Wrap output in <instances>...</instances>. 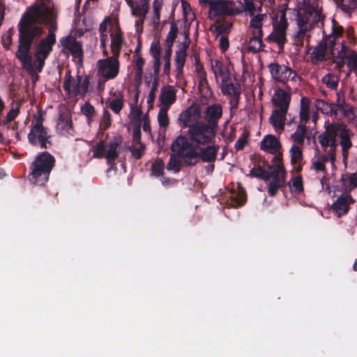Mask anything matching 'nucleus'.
<instances>
[{"mask_svg": "<svg viewBox=\"0 0 357 357\" xmlns=\"http://www.w3.org/2000/svg\"><path fill=\"white\" fill-rule=\"evenodd\" d=\"M61 43L65 49L70 52L73 56L79 58L82 60L83 50L80 42L76 40L75 38L71 36H68L63 38L61 40Z\"/></svg>", "mask_w": 357, "mask_h": 357, "instance_id": "19", "label": "nucleus"}, {"mask_svg": "<svg viewBox=\"0 0 357 357\" xmlns=\"http://www.w3.org/2000/svg\"><path fill=\"white\" fill-rule=\"evenodd\" d=\"M260 149L271 154L280 155L282 158L281 154H278L282 149L281 143L279 139L273 135H267L264 137L260 142Z\"/></svg>", "mask_w": 357, "mask_h": 357, "instance_id": "17", "label": "nucleus"}, {"mask_svg": "<svg viewBox=\"0 0 357 357\" xmlns=\"http://www.w3.org/2000/svg\"><path fill=\"white\" fill-rule=\"evenodd\" d=\"M236 15L243 13H248L250 17H254L256 12V6L253 0H238L234 1Z\"/></svg>", "mask_w": 357, "mask_h": 357, "instance_id": "23", "label": "nucleus"}, {"mask_svg": "<svg viewBox=\"0 0 357 357\" xmlns=\"http://www.w3.org/2000/svg\"><path fill=\"white\" fill-rule=\"evenodd\" d=\"M341 112L349 122L357 124V109L354 106L349 105L344 109L342 110Z\"/></svg>", "mask_w": 357, "mask_h": 357, "instance_id": "39", "label": "nucleus"}, {"mask_svg": "<svg viewBox=\"0 0 357 357\" xmlns=\"http://www.w3.org/2000/svg\"><path fill=\"white\" fill-rule=\"evenodd\" d=\"M137 144H139V146L138 147H136V146H130V151H131L132 153V155H133V157L135 158V159H140L143 155V151L145 149V146L144 144L142 143H138Z\"/></svg>", "mask_w": 357, "mask_h": 357, "instance_id": "56", "label": "nucleus"}, {"mask_svg": "<svg viewBox=\"0 0 357 357\" xmlns=\"http://www.w3.org/2000/svg\"><path fill=\"white\" fill-rule=\"evenodd\" d=\"M291 100V96L282 89L275 90L272 102L278 109L282 112L288 111Z\"/></svg>", "mask_w": 357, "mask_h": 357, "instance_id": "18", "label": "nucleus"}, {"mask_svg": "<svg viewBox=\"0 0 357 357\" xmlns=\"http://www.w3.org/2000/svg\"><path fill=\"white\" fill-rule=\"evenodd\" d=\"M55 19L52 0H41L39 3L32 5L21 17L18 23L19 45L15 56L22 63V68L27 71L33 70L29 53L34 40L43 33L40 24L52 25Z\"/></svg>", "mask_w": 357, "mask_h": 357, "instance_id": "1", "label": "nucleus"}, {"mask_svg": "<svg viewBox=\"0 0 357 357\" xmlns=\"http://www.w3.org/2000/svg\"><path fill=\"white\" fill-rule=\"evenodd\" d=\"M149 10V4L146 0H141L131 8L132 15L137 17H142V18H146Z\"/></svg>", "mask_w": 357, "mask_h": 357, "instance_id": "33", "label": "nucleus"}, {"mask_svg": "<svg viewBox=\"0 0 357 357\" xmlns=\"http://www.w3.org/2000/svg\"><path fill=\"white\" fill-rule=\"evenodd\" d=\"M168 108H160L158 114V121L159 126L162 128H167L169 126V121L167 114Z\"/></svg>", "mask_w": 357, "mask_h": 357, "instance_id": "47", "label": "nucleus"}, {"mask_svg": "<svg viewBox=\"0 0 357 357\" xmlns=\"http://www.w3.org/2000/svg\"><path fill=\"white\" fill-rule=\"evenodd\" d=\"M328 129L333 132H339V137L340 139V144L342 148V156L344 160H347L349 154V150L352 147V142L351 137L354 135V133L349 129L345 124L340 123L337 125L330 124Z\"/></svg>", "mask_w": 357, "mask_h": 357, "instance_id": "9", "label": "nucleus"}, {"mask_svg": "<svg viewBox=\"0 0 357 357\" xmlns=\"http://www.w3.org/2000/svg\"><path fill=\"white\" fill-rule=\"evenodd\" d=\"M272 163L268 165L267 169L260 165L255 169L258 174V178L268 181V194L271 197H274L277 195L278 190L284 186L287 172L282 158L280 155H274Z\"/></svg>", "mask_w": 357, "mask_h": 357, "instance_id": "2", "label": "nucleus"}, {"mask_svg": "<svg viewBox=\"0 0 357 357\" xmlns=\"http://www.w3.org/2000/svg\"><path fill=\"white\" fill-rule=\"evenodd\" d=\"M55 43L56 36L53 31V27L51 26L48 35L43 38L38 43L35 54L48 57L52 52L53 46Z\"/></svg>", "mask_w": 357, "mask_h": 357, "instance_id": "15", "label": "nucleus"}, {"mask_svg": "<svg viewBox=\"0 0 357 357\" xmlns=\"http://www.w3.org/2000/svg\"><path fill=\"white\" fill-rule=\"evenodd\" d=\"M315 105L318 110L330 116H337V109H335V107L333 103L318 99L315 102Z\"/></svg>", "mask_w": 357, "mask_h": 357, "instance_id": "30", "label": "nucleus"}, {"mask_svg": "<svg viewBox=\"0 0 357 357\" xmlns=\"http://www.w3.org/2000/svg\"><path fill=\"white\" fill-rule=\"evenodd\" d=\"M161 47L159 42L152 43L150 47V54L153 58L160 57Z\"/></svg>", "mask_w": 357, "mask_h": 357, "instance_id": "63", "label": "nucleus"}, {"mask_svg": "<svg viewBox=\"0 0 357 357\" xmlns=\"http://www.w3.org/2000/svg\"><path fill=\"white\" fill-rule=\"evenodd\" d=\"M311 30L307 29V28H298V31L295 36V42L297 45L301 47L303 46V40L305 38L306 39L307 43L309 44L310 35L307 33V32H309Z\"/></svg>", "mask_w": 357, "mask_h": 357, "instance_id": "41", "label": "nucleus"}, {"mask_svg": "<svg viewBox=\"0 0 357 357\" xmlns=\"http://www.w3.org/2000/svg\"><path fill=\"white\" fill-rule=\"evenodd\" d=\"M307 128L305 124H300L297 126L296 131L291 134V139L294 143L303 146L305 142Z\"/></svg>", "mask_w": 357, "mask_h": 357, "instance_id": "34", "label": "nucleus"}, {"mask_svg": "<svg viewBox=\"0 0 357 357\" xmlns=\"http://www.w3.org/2000/svg\"><path fill=\"white\" fill-rule=\"evenodd\" d=\"M181 162L174 155H172L169 158L167 165V169L174 172H178L181 170Z\"/></svg>", "mask_w": 357, "mask_h": 357, "instance_id": "49", "label": "nucleus"}, {"mask_svg": "<svg viewBox=\"0 0 357 357\" xmlns=\"http://www.w3.org/2000/svg\"><path fill=\"white\" fill-rule=\"evenodd\" d=\"M112 123V116L110 113L105 109L103 112L102 117L100 120V129L102 130H105L108 129Z\"/></svg>", "mask_w": 357, "mask_h": 357, "instance_id": "50", "label": "nucleus"}, {"mask_svg": "<svg viewBox=\"0 0 357 357\" xmlns=\"http://www.w3.org/2000/svg\"><path fill=\"white\" fill-rule=\"evenodd\" d=\"M336 95H337V100H336V102H335V104H334V105L335 107V109H337V111L339 110L341 112L342 110L344 109V108H346L349 105L345 102V99H344V96L343 93H342L340 92H337L336 93Z\"/></svg>", "mask_w": 357, "mask_h": 357, "instance_id": "54", "label": "nucleus"}, {"mask_svg": "<svg viewBox=\"0 0 357 357\" xmlns=\"http://www.w3.org/2000/svg\"><path fill=\"white\" fill-rule=\"evenodd\" d=\"M106 144L104 140L99 141L96 146L93 147V157L94 158H102L105 155Z\"/></svg>", "mask_w": 357, "mask_h": 357, "instance_id": "42", "label": "nucleus"}, {"mask_svg": "<svg viewBox=\"0 0 357 357\" xmlns=\"http://www.w3.org/2000/svg\"><path fill=\"white\" fill-rule=\"evenodd\" d=\"M131 114L132 116V119L135 124H141L142 123V111L140 108L132 106L131 107Z\"/></svg>", "mask_w": 357, "mask_h": 357, "instance_id": "55", "label": "nucleus"}, {"mask_svg": "<svg viewBox=\"0 0 357 357\" xmlns=\"http://www.w3.org/2000/svg\"><path fill=\"white\" fill-rule=\"evenodd\" d=\"M35 64L36 65V70L40 73L45 66V61L47 59V56H40L34 54Z\"/></svg>", "mask_w": 357, "mask_h": 357, "instance_id": "60", "label": "nucleus"}, {"mask_svg": "<svg viewBox=\"0 0 357 357\" xmlns=\"http://www.w3.org/2000/svg\"><path fill=\"white\" fill-rule=\"evenodd\" d=\"M308 9L310 17L313 16V20L311 24H313L314 27L315 24H318L319 22H321L324 20V17L321 13V9L319 8L318 6H314V5H309Z\"/></svg>", "mask_w": 357, "mask_h": 357, "instance_id": "38", "label": "nucleus"}, {"mask_svg": "<svg viewBox=\"0 0 357 357\" xmlns=\"http://www.w3.org/2000/svg\"><path fill=\"white\" fill-rule=\"evenodd\" d=\"M98 73L105 81L113 79L117 77L120 69V62L118 57L109 56L100 59L97 63Z\"/></svg>", "mask_w": 357, "mask_h": 357, "instance_id": "8", "label": "nucleus"}, {"mask_svg": "<svg viewBox=\"0 0 357 357\" xmlns=\"http://www.w3.org/2000/svg\"><path fill=\"white\" fill-rule=\"evenodd\" d=\"M141 124H135L132 130V138L133 142L135 144L142 143L141 142Z\"/></svg>", "mask_w": 357, "mask_h": 357, "instance_id": "62", "label": "nucleus"}, {"mask_svg": "<svg viewBox=\"0 0 357 357\" xmlns=\"http://www.w3.org/2000/svg\"><path fill=\"white\" fill-rule=\"evenodd\" d=\"M249 133L243 132L238 139L235 143V149L236 151H241L244 149L245 146L248 144Z\"/></svg>", "mask_w": 357, "mask_h": 357, "instance_id": "51", "label": "nucleus"}, {"mask_svg": "<svg viewBox=\"0 0 357 357\" xmlns=\"http://www.w3.org/2000/svg\"><path fill=\"white\" fill-rule=\"evenodd\" d=\"M289 153L291 155V162L293 165L302 162L303 159V152L301 148L299 146L293 144L289 150Z\"/></svg>", "mask_w": 357, "mask_h": 357, "instance_id": "36", "label": "nucleus"}, {"mask_svg": "<svg viewBox=\"0 0 357 357\" xmlns=\"http://www.w3.org/2000/svg\"><path fill=\"white\" fill-rule=\"evenodd\" d=\"M82 112L86 117L91 118L95 115L96 111L94 107L89 102H86L81 108Z\"/></svg>", "mask_w": 357, "mask_h": 357, "instance_id": "58", "label": "nucleus"}, {"mask_svg": "<svg viewBox=\"0 0 357 357\" xmlns=\"http://www.w3.org/2000/svg\"><path fill=\"white\" fill-rule=\"evenodd\" d=\"M190 139L197 146L210 144L215 136V130L203 121H196L189 126Z\"/></svg>", "mask_w": 357, "mask_h": 357, "instance_id": "6", "label": "nucleus"}, {"mask_svg": "<svg viewBox=\"0 0 357 357\" xmlns=\"http://www.w3.org/2000/svg\"><path fill=\"white\" fill-rule=\"evenodd\" d=\"M322 82L331 89H336L338 86V78L331 73H328L323 77Z\"/></svg>", "mask_w": 357, "mask_h": 357, "instance_id": "45", "label": "nucleus"}, {"mask_svg": "<svg viewBox=\"0 0 357 357\" xmlns=\"http://www.w3.org/2000/svg\"><path fill=\"white\" fill-rule=\"evenodd\" d=\"M107 107H109L114 113L119 114L123 107V98H117L111 100Z\"/></svg>", "mask_w": 357, "mask_h": 357, "instance_id": "48", "label": "nucleus"}, {"mask_svg": "<svg viewBox=\"0 0 357 357\" xmlns=\"http://www.w3.org/2000/svg\"><path fill=\"white\" fill-rule=\"evenodd\" d=\"M89 79L88 76L83 77L82 75H77L75 79L71 75L70 70H67L65 73L63 89L70 95L85 96L88 91Z\"/></svg>", "mask_w": 357, "mask_h": 357, "instance_id": "7", "label": "nucleus"}, {"mask_svg": "<svg viewBox=\"0 0 357 357\" xmlns=\"http://www.w3.org/2000/svg\"><path fill=\"white\" fill-rule=\"evenodd\" d=\"M164 174V162L162 160H156L151 165V174L155 177L162 176Z\"/></svg>", "mask_w": 357, "mask_h": 357, "instance_id": "44", "label": "nucleus"}, {"mask_svg": "<svg viewBox=\"0 0 357 357\" xmlns=\"http://www.w3.org/2000/svg\"><path fill=\"white\" fill-rule=\"evenodd\" d=\"M54 165L55 159L52 155L47 151L40 153L29 166V180L36 185H45Z\"/></svg>", "mask_w": 357, "mask_h": 357, "instance_id": "3", "label": "nucleus"}, {"mask_svg": "<svg viewBox=\"0 0 357 357\" xmlns=\"http://www.w3.org/2000/svg\"><path fill=\"white\" fill-rule=\"evenodd\" d=\"M220 89L224 96L229 97L240 96L241 93L240 86L230 81L221 82Z\"/></svg>", "mask_w": 357, "mask_h": 357, "instance_id": "27", "label": "nucleus"}, {"mask_svg": "<svg viewBox=\"0 0 357 357\" xmlns=\"http://www.w3.org/2000/svg\"><path fill=\"white\" fill-rule=\"evenodd\" d=\"M144 65V60L142 57H138L135 61L136 75L139 77L142 76L143 72V67Z\"/></svg>", "mask_w": 357, "mask_h": 357, "instance_id": "64", "label": "nucleus"}, {"mask_svg": "<svg viewBox=\"0 0 357 357\" xmlns=\"http://www.w3.org/2000/svg\"><path fill=\"white\" fill-rule=\"evenodd\" d=\"M333 135V131H331L327 128V130L320 134L318 137L319 142L321 147L326 150L330 144L331 138Z\"/></svg>", "mask_w": 357, "mask_h": 357, "instance_id": "46", "label": "nucleus"}, {"mask_svg": "<svg viewBox=\"0 0 357 357\" xmlns=\"http://www.w3.org/2000/svg\"><path fill=\"white\" fill-rule=\"evenodd\" d=\"M341 49L337 51V57L341 60L342 65L344 64V60L347 57V52L349 50L348 47L345 45V43L342 41L340 43Z\"/></svg>", "mask_w": 357, "mask_h": 357, "instance_id": "59", "label": "nucleus"}, {"mask_svg": "<svg viewBox=\"0 0 357 357\" xmlns=\"http://www.w3.org/2000/svg\"><path fill=\"white\" fill-rule=\"evenodd\" d=\"M121 144V137H115L113 139L109 144V149L105 152V157L108 163H112L116 160L119 156V151L118 149L119 148Z\"/></svg>", "mask_w": 357, "mask_h": 357, "instance_id": "26", "label": "nucleus"}, {"mask_svg": "<svg viewBox=\"0 0 357 357\" xmlns=\"http://www.w3.org/2000/svg\"><path fill=\"white\" fill-rule=\"evenodd\" d=\"M327 40L322 39L313 49L311 53V62L317 64L319 62L326 61Z\"/></svg>", "mask_w": 357, "mask_h": 357, "instance_id": "22", "label": "nucleus"}, {"mask_svg": "<svg viewBox=\"0 0 357 357\" xmlns=\"http://www.w3.org/2000/svg\"><path fill=\"white\" fill-rule=\"evenodd\" d=\"M160 101L163 105L168 108L176 100V93L174 89L168 86L167 89H163L160 95Z\"/></svg>", "mask_w": 357, "mask_h": 357, "instance_id": "32", "label": "nucleus"}, {"mask_svg": "<svg viewBox=\"0 0 357 357\" xmlns=\"http://www.w3.org/2000/svg\"><path fill=\"white\" fill-rule=\"evenodd\" d=\"M235 3L230 0H213L210 5V18L236 16Z\"/></svg>", "mask_w": 357, "mask_h": 357, "instance_id": "10", "label": "nucleus"}, {"mask_svg": "<svg viewBox=\"0 0 357 357\" xmlns=\"http://www.w3.org/2000/svg\"><path fill=\"white\" fill-rule=\"evenodd\" d=\"M222 116V107L220 104L214 103L206 108L204 119L206 124L215 129L218 128V121Z\"/></svg>", "mask_w": 357, "mask_h": 357, "instance_id": "14", "label": "nucleus"}, {"mask_svg": "<svg viewBox=\"0 0 357 357\" xmlns=\"http://www.w3.org/2000/svg\"><path fill=\"white\" fill-rule=\"evenodd\" d=\"M178 33V26L175 22L172 21L170 22V30L167 33L165 39V43L167 46H173L174 43L177 38Z\"/></svg>", "mask_w": 357, "mask_h": 357, "instance_id": "37", "label": "nucleus"}, {"mask_svg": "<svg viewBox=\"0 0 357 357\" xmlns=\"http://www.w3.org/2000/svg\"><path fill=\"white\" fill-rule=\"evenodd\" d=\"M43 117H38L32 123L27 138L31 145L46 149L52 145V136L49 128L43 126Z\"/></svg>", "mask_w": 357, "mask_h": 357, "instance_id": "4", "label": "nucleus"}, {"mask_svg": "<svg viewBox=\"0 0 357 357\" xmlns=\"http://www.w3.org/2000/svg\"><path fill=\"white\" fill-rule=\"evenodd\" d=\"M291 182L289 185L292 192L296 194H301L303 192V182L301 175L293 177Z\"/></svg>", "mask_w": 357, "mask_h": 357, "instance_id": "40", "label": "nucleus"}, {"mask_svg": "<svg viewBox=\"0 0 357 357\" xmlns=\"http://www.w3.org/2000/svg\"><path fill=\"white\" fill-rule=\"evenodd\" d=\"M187 53L184 51H176L175 56V66L177 73V77L183 73V69L185 63Z\"/></svg>", "mask_w": 357, "mask_h": 357, "instance_id": "35", "label": "nucleus"}, {"mask_svg": "<svg viewBox=\"0 0 357 357\" xmlns=\"http://www.w3.org/2000/svg\"><path fill=\"white\" fill-rule=\"evenodd\" d=\"M266 17V14H257L250 20V27L252 31V36L247 43V50L249 52L257 54L263 50L264 45L262 42L264 36L262 26Z\"/></svg>", "mask_w": 357, "mask_h": 357, "instance_id": "5", "label": "nucleus"}, {"mask_svg": "<svg viewBox=\"0 0 357 357\" xmlns=\"http://www.w3.org/2000/svg\"><path fill=\"white\" fill-rule=\"evenodd\" d=\"M287 23L285 20L280 21V22L274 26L273 31L266 38L267 41H273L276 43L280 48H282L287 42L286 30Z\"/></svg>", "mask_w": 357, "mask_h": 357, "instance_id": "16", "label": "nucleus"}, {"mask_svg": "<svg viewBox=\"0 0 357 357\" xmlns=\"http://www.w3.org/2000/svg\"><path fill=\"white\" fill-rule=\"evenodd\" d=\"M332 22V32L329 34V36H333L338 39L342 37L344 33V29L342 26L339 25L335 20H333Z\"/></svg>", "mask_w": 357, "mask_h": 357, "instance_id": "53", "label": "nucleus"}, {"mask_svg": "<svg viewBox=\"0 0 357 357\" xmlns=\"http://www.w3.org/2000/svg\"><path fill=\"white\" fill-rule=\"evenodd\" d=\"M347 59H348L347 66L350 70H357V53L356 52H351L348 54Z\"/></svg>", "mask_w": 357, "mask_h": 357, "instance_id": "57", "label": "nucleus"}, {"mask_svg": "<svg viewBox=\"0 0 357 357\" xmlns=\"http://www.w3.org/2000/svg\"><path fill=\"white\" fill-rule=\"evenodd\" d=\"M219 148L218 145L207 146L205 148H201L199 152V159L204 162L213 163L216 160Z\"/></svg>", "mask_w": 357, "mask_h": 357, "instance_id": "25", "label": "nucleus"}, {"mask_svg": "<svg viewBox=\"0 0 357 357\" xmlns=\"http://www.w3.org/2000/svg\"><path fill=\"white\" fill-rule=\"evenodd\" d=\"M201 114L200 107L195 103L192 104L179 115L178 121L181 128H189L192 123L198 121L197 120L201 117Z\"/></svg>", "mask_w": 357, "mask_h": 357, "instance_id": "12", "label": "nucleus"}, {"mask_svg": "<svg viewBox=\"0 0 357 357\" xmlns=\"http://www.w3.org/2000/svg\"><path fill=\"white\" fill-rule=\"evenodd\" d=\"M323 39L327 40V49H330L332 55H334L335 51L336 40L337 38L333 36H329L328 35L326 37H324Z\"/></svg>", "mask_w": 357, "mask_h": 357, "instance_id": "61", "label": "nucleus"}, {"mask_svg": "<svg viewBox=\"0 0 357 357\" xmlns=\"http://www.w3.org/2000/svg\"><path fill=\"white\" fill-rule=\"evenodd\" d=\"M310 13L308 6L305 8L303 13L298 12L296 15V23L298 28H307V29L312 30L313 24L310 22Z\"/></svg>", "mask_w": 357, "mask_h": 357, "instance_id": "31", "label": "nucleus"}, {"mask_svg": "<svg viewBox=\"0 0 357 357\" xmlns=\"http://www.w3.org/2000/svg\"><path fill=\"white\" fill-rule=\"evenodd\" d=\"M355 202L350 194L342 193L332 204L331 209L337 218H340L348 213L350 205Z\"/></svg>", "mask_w": 357, "mask_h": 357, "instance_id": "13", "label": "nucleus"}, {"mask_svg": "<svg viewBox=\"0 0 357 357\" xmlns=\"http://www.w3.org/2000/svg\"><path fill=\"white\" fill-rule=\"evenodd\" d=\"M268 68L271 75V77L278 82L286 83L289 81L291 75L296 73L291 70V68L279 64L278 62L271 63L268 66Z\"/></svg>", "mask_w": 357, "mask_h": 357, "instance_id": "11", "label": "nucleus"}, {"mask_svg": "<svg viewBox=\"0 0 357 357\" xmlns=\"http://www.w3.org/2000/svg\"><path fill=\"white\" fill-rule=\"evenodd\" d=\"M211 70L215 77L221 78V82L230 81L231 79V73L224 63L219 61L215 60L211 61Z\"/></svg>", "mask_w": 357, "mask_h": 357, "instance_id": "20", "label": "nucleus"}, {"mask_svg": "<svg viewBox=\"0 0 357 357\" xmlns=\"http://www.w3.org/2000/svg\"><path fill=\"white\" fill-rule=\"evenodd\" d=\"M192 146V144L185 137L180 135L172 144L171 149L178 155Z\"/></svg>", "mask_w": 357, "mask_h": 357, "instance_id": "28", "label": "nucleus"}, {"mask_svg": "<svg viewBox=\"0 0 357 357\" xmlns=\"http://www.w3.org/2000/svg\"><path fill=\"white\" fill-rule=\"evenodd\" d=\"M335 1L337 7H339L345 13H352L357 7V4L356 3L351 1L346 3V0H335Z\"/></svg>", "mask_w": 357, "mask_h": 357, "instance_id": "43", "label": "nucleus"}, {"mask_svg": "<svg viewBox=\"0 0 357 357\" xmlns=\"http://www.w3.org/2000/svg\"><path fill=\"white\" fill-rule=\"evenodd\" d=\"M183 159L184 163L189 167L195 166L199 161V155L193 146L178 155Z\"/></svg>", "mask_w": 357, "mask_h": 357, "instance_id": "29", "label": "nucleus"}, {"mask_svg": "<svg viewBox=\"0 0 357 357\" xmlns=\"http://www.w3.org/2000/svg\"><path fill=\"white\" fill-rule=\"evenodd\" d=\"M158 86V77H155L154 80L152 82L151 90L149 93L147 103L151 105L152 104L155 98V92L157 91Z\"/></svg>", "mask_w": 357, "mask_h": 357, "instance_id": "52", "label": "nucleus"}, {"mask_svg": "<svg viewBox=\"0 0 357 357\" xmlns=\"http://www.w3.org/2000/svg\"><path fill=\"white\" fill-rule=\"evenodd\" d=\"M287 112H282L281 109H278L273 111L269 120L270 123L276 131H282L284 130Z\"/></svg>", "mask_w": 357, "mask_h": 357, "instance_id": "24", "label": "nucleus"}, {"mask_svg": "<svg viewBox=\"0 0 357 357\" xmlns=\"http://www.w3.org/2000/svg\"><path fill=\"white\" fill-rule=\"evenodd\" d=\"M110 37V48L112 56L119 58L123 44L125 42L123 33L120 29H118L115 33H112Z\"/></svg>", "mask_w": 357, "mask_h": 357, "instance_id": "21", "label": "nucleus"}]
</instances>
